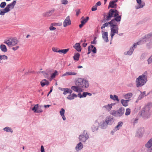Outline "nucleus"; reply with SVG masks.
I'll return each instance as SVG.
<instances>
[{"mask_svg": "<svg viewBox=\"0 0 152 152\" xmlns=\"http://www.w3.org/2000/svg\"><path fill=\"white\" fill-rule=\"evenodd\" d=\"M108 23H106L103 24L102 26L101 27V28L102 29H103V28H104L105 27H107L108 26Z\"/></svg>", "mask_w": 152, "mask_h": 152, "instance_id": "nucleus-52", "label": "nucleus"}, {"mask_svg": "<svg viewBox=\"0 0 152 152\" xmlns=\"http://www.w3.org/2000/svg\"><path fill=\"white\" fill-rule=\"evenodd\" d=\"M137 3L139 4V7L137 9L142 8L145 5L144 2L142 3L141 0H136Z\"/></svg>", "mask_w": 152, "mask_h": 152, "instance_id": "nucleus-24", "label": "nucleus"}, {"mask_svg": "<svg viewBox=\"0 0 152 152\" xmlns=\"http://www.w3.org/2000/svg\"><path fill=\"white\" fill-rule=\"evenodd\" d=\"M131 110L129 108H128L126 109L125 115H128L130 114Z\"/></svg>", "mask_w": 152, "mask_h": 152, "instance_id": "nucleus-45", "label": "nucleus"}, {"mask_svg": "<svg viewBox=\"0 0 152 152\" xmlns=\"http://www.w3.org/2000/svg\"><path fill=\"white\" fill-rule=\"evenodd\" d=\"M61 3L63 4L66 5L68 4V1L67 0H61Z\"/></svg>", "mask_w": 152, "mask_h": 152, "instance_id": "nucleus-53", "label": "nucleus"}, {"mask_svg": "<svg viewBox=\"0 0 152 152\" xmlns=\"http://www.w3.org/2000/svg\"><path fill=\"white\" fill-rule=\"evenodd\" d=\"M124 108L123 107H121L117 110L118 117L121 116L124 113Z\"/></svg>", "mask_w": 152, "mask_h": 152, "instance_id": "nucleus-14", "label": "nucleus"}, {"mask_svg": "<svg viewBox=\"0 0 152 152\" xmlns=\"http://www.w3.org/2000/svg\"><path fill=\"white\" fill-rule=\"evenodd\" d=\"M77 95L75 94H70L67 97V98L70 100H72L74 99L75 98L77 97Z\"/></svg>", "mask_w": 152, "mask_h": 152, "instance_id": "nucleus-26", "label": "nucleus"}, {"mask_svg": "<svg viewBox=\"0 0 152 152\" xmlns=\"http://www.w3.org/2000/svg\"><path fill=\"white\" fill-rule=\"evenodd\" d=\"M88 48L94 54H95L96 53V49L95 47H94L93 45H91L88 47Z\"/></svg>", "mask_w": 152, "mask_h": 152, "instance_id": "nucleus-23", "label": "nucleus"}, {"mask_svg": "<svg viewBox=\"0 0 152 152\" xmlns=\"http://www.w3.org/2000/svg\"><path fill=\"white\" fill-rule=\"evenodd\" d=\"M3 130L7 132H10L11 133H12L13 132V130L11 128L8 127H6L4 128L3 129Z\"/></svg>", "mask_w": 152, "mask_h": 152, "instance_id": "nucleus-39", "label": "nucleus"}, {"mask_svg": "<svg viewBox=\"0 0 152 152\" xmlns=\"http://www.w3.org/2000/svg\"><path fill=\"white\" fill-rule=\"evenodd\" d=\"M69 49H66L58 50V53H63L64 54L66 53L69 50Z\"/></svg>", "mask_w": 152, "mask_h": 152, "instance_id": "nucleus-38", "label": "nucleus"}, {"mask_svg": "<svg viewBox=\"0 0 152 152\" xmlns=\"http://www.w3.org/2000/svg\"><path fill=\"white\" fill-rule=\"evenodd\" d=\"M19 48L18 46H16L15 47H13L12 48V49L14 50H17Z\"/></svg>", "mask_w": 152, "mask_h": 152, "instance_id": "nucleus-63", "label": "nucleus"}, {"mask_svg": "<svg viewBox=\"0 0 152 152\" xmlns=\"http://www.w3.org/2000/svg\"><path fill=\"white\" fill-rule=\"evenodd\" d=\"M147 152H152V148H148Z\"/></svg>", "mask_w": 152, "mask_h": 152, "instance_id": "nucleus-64", "label": "nucleus"}, {"mask_svg": "<svg viewBox=\"0 0 152 152\" xmlns=\"http://www.w3.org/2000/svg\"><path fill=\"white\" fill-rule=\"evenodd\" d=\"M0 48L1 51L4 52H6L7 51V48L5 45H0Z\"/></svg>", "mask_w": 152, "mask_h": 152, "instance_id": "nucleus-35", "label": "nucleus"}, {"mask_svg": "<svg viewBox=\"0 0 152 152\" xmlns=\"http://www.w3.org/2000/svg\"><path fill=\"white\" fill-rule=\"evenodd\" d=\"M148 73L145 72L143 74L139 76L136 80V86L137 87L141 86L144 85L146 82L147 80Z\"/></svg>", "mask_w": 152, "mask_h": 152, "instance_id": "nucleus-2", "label": "nucleus"}, {"mask_svg": "<svg viewBox=\"0 0 152 152\" xmlns=\"http://www.w3.org/2000/svg\"><path fill=\"white\" fill-rule=\"evenodd\" d=\"M136 44H134L133 46L130 47L129 50L124 52V54L125 55L130 56L133 53L134 49L136 48Z\"/></svg>", "mask_w": 152, "mask_h": 152, "instance_id": "nucleus-10", "label": "nucleus"}, {"mask_svg": "<svg viewBox=\"0 0 152 152\" xmlns=\"http://www.w3.org/2000/svg\"><path fill=\"white\" fill-rule=\"evenodd\" d=\"M109 104L104 105L102 107V110L104 111L110 112L112 108Z\"/></svg>", "mask_w": 152, "mask_h": 152, "instance_id": "nucleus-20", "label": "nucleus"}, {"mask_svg": "<svg viewBox=\"0 0 152 152\" xmlns=\"http://www.w3.org/2000/svg\"><path fill=\"white\" fill-rule=\"evenodd\" d=\"M8 59V57L7 56L5 55L0 56V60H7Z\"/></svg>", "mask_w": 152, "mask_h": 152, "instance_id": "nucleus-42", "label": "nucleus"}, {"mask_svg": "<svg viewBox=\"0 0 152 152\" xmlns=\"http://www.w3.org/2000/svg\"><path fill=\"white\" fill-rule=\"evenodd\" d=\"M89 135L87 132L86 131H84L79 137V140L81 142H85L89 138Z\"/></svg>", "mask_w": 152, "mask_h": 152, "instance_id": "nucleus-5", "label": "nucleus"}, {"mask_svg": "<svg viewBox=\"0 0 152 152\" xmlns=\"http://www.w3.org/2000/svg\"><path fill=\"white\" fill-rule=\"evenodd\" d=\"M89 19V17L87 16L86 18H84L81 21V23H82L85 24L87 22Z\"/></svg>", "mask_w": 152, "mask_h": 152, "instance_id": "nucleus-40", "label": "nucleus"}, {"mask_svg": "<svg viewBox=\"0 0 152 152\" xmlns=\"http://www.w3.org/2000/svg\"><path fill=\"white\" fill-rule=\"evenodd\" d=\"M91 129L93 132H94L98 130V126L97 125V124L96 123H95L93 124L91 127Z\"/></svg>", "mask_w": 152, "mask_h": 152, "instance_id": "nucleus-32", "label": "nucleus"}, {"mask_svg": "<svg viewBox=\"0 0 152 152\" xmlns=\"http://www.w3.org/2000/svg\"><path fill=\"white\" fill-rule=\"evenodd\" d=\"M76 86H72L71 89L77 92H81L83 91V88H88L89 86L88 81L87 80L82 78H78L75 82Z\"/></svg>", "mask_w": 152, "mask_h": 152, "instance_id": "nucleus-1", "label": "nucleus"}, {"mask_svg": "<svg viewBox=\"0 0 152 152\" xmlns=\"http://www.w3.org/2000/svg\"><path fill=\"white\" fill-rule=\"evenodd\" d=\"M38 104H35L33 107L31 108L32 110L34 111V113H38L42 112V110H38Z\"/></svg>", "mask_w": 152, "mask_h": 152, "instance_id": "nucleus-19", "label": "nucleus"}, {"mask_svg": "<svg viewBox=\"0 0 152 152\" xmlns=\"http://www.w3.org/2000/svg\"><path fill=\"white\" fill-rule=\"evenodd\" d=\"M117 6V4L114 3L112 1H111L108 5V8L111 7V8L115 9Z\"/></svg>", "mask_w": 152, "mask_h": 152, "instance_id": "nucleus-28", "label": "nucleus"}, {"mask_svg": "<svg viewBox=\"0 0 152 152\" xmlns=\"http://www.w3.org/2000/svg\"><path fill=\"white\" fill-rule=\"evenodd\" d=\"M143 38H150L152 37V31L144 36Z\"/></svg>", "mask_w": 152, "mask_h": 152, "instance_id": "nucleus-41", "label": "nucleus"}, {"mask_svg": "<svg viewBox=\"0 0 152 152\" xmlns=\"http://www.w3.org/2000/svg\"><path fill=\"white\" fill-rule=\"evenodd\" d=\"M41 152H45L44 147L43 145L41 146Z\"/></svg>", "mask_w": 152, "mask_h": 152, "instance_id": "nucleus-61", "label": "nucleus"}, {"mask_svg": "<svg viewBox=\"0 0 152 152\" xmlns=\"http://www.w3.org/2000/svg\"><path fill=\"white\" fill-rule=\"evenodd\" d=\"M148 64H150L152 63V55L147 60Z\"/></svg>", "mask_w": 152, "mask_h": 152, "instance_id": "nucleus-49", "label": "nucleus"}, {"mask_svg": "<svg viewBox=\"0 0 152 152\" xmlns=\"http://www.w3.org/2000/svg\"><path fill=\"white\" fill-rule=\"evenodd\" d=\"M129 100L122 99L121 100V102L122 105L124 107H127L128 105V102Z\"/></svg>", "mask_w": 152, "mask_h": 152, "instance_id": "nucleus-22", "label": "nucleus"}, {"mask_svg": "<svg viewBox=\"0 0 152 152\" xmlns=\"http://www.w3.org/2000/svg\"><path fill=\"white\" fill-rule=\"evenodd\" d=\"M118 130H117L115 128L111 132V134H112L113 135V134L115 132H116V131H118Z\"/></svg>", "mask_w": 152, "mask_h": 152, "instance_id": "nucleus-55", "label": "nucleus"}, {"mask_svg": "<svg viewBox=\"0 0 152 152\" xmlns=\"http://www.w3.org/2000/svg\"><path fill=\"white\" fill-rule=\"evenodd\" d=\"M101 3L100 1H99L97 2L95 5L97 7V6H99L101 5Z\"/></svg>", "mask_w": 152, "mask_h": 152, "instance_id": "nucleus-59", "label": "nucleus"}, {"mask_svg": "<svg viewBox=\"0 0 152 152\" xmlns=\"http://www.w3.org/2000/svg\"><path fill=\"white\" fill-rule=\"evenodd\" d=\"M39 73H42L43 75L44 76V77L46 78H48V74L46 73L44 71H39Z\"/></svg>", "mask_w": 152, "mask_h": 152, "instance_id": "nucleus-44", "label": "nucleus"}, {"mask_svg": "<svg viewBox=\"0 0 152 152\" xmlns=\"http://www.w3.org/2000/svg\"><path fill=\"white\" fill-rule=\"evenodd\" d=\"M145 43L148 44L150 43H152V42L150 39H140L135 44H136V47L137 45H140Z\"/></svg>", "mask_w": 152, "mask_h": 152, "instance_id": "nucleus-7", "label": "nucleus"}, {"mask_svg": "<svg viewBox=\"0 0 152 152\" xmlns=\"http://www.w3.org/2000/svg\"><path fill=\"white\" fill-rule=\"evenodd\" d=\"M62 25V23H53L51 24V25L53 26H60Z\"/></svg>", "mask_w": 152, "mask_h": 152, "instance_id": "nucleus-51", "label": "nucleus"}, {"mask_svg": "<svg viewBox=\"0 0 152 152\" xmlns=\"http://www.w3.org/2000/svg\"><path fill=\"white\" fill-rule=\"evenodd\" d=\"M65 110L63 108H61L60 111V113L64 121H65L66 119V117L64 115Z\"/></svg>", "mask_w": 152, "mask_h": 152, "instance_id": "nucleus-25", "label": "nucleus"}, {"mask_svg": "<svg viewBox=\"0 0 152 152\" xmlns=\"http://www.w3.org/2000/svg\"><path fill=\"white\" fill-rule=\"evenodd\" d=\"M118 16H121L119 15V12L116 9H110L109 11L108 15H104V17H106V20L109 21L110 20L112 17L116 18Z\"/></svg>", "mask_w": 152, "mask_h": 152, "instance_id": "nucleus-3", "label": "nucleus"}, {"mask_svg": "<svg viewBox=\"0 0 152 152\" xmlns=\"http://www.w3.org/2000/svg\"><path fill=\"white\" fill-rule=\"evenodd\" d=\"M58 75V72L56 70H55L54 72L51 75V77L52 78H54L56 75Z\"/></svg>", "mask_w": 152, "mask_h": 152, "instance_id": "nucleus-43", "label": "nucleus"}, {"mask_svg": "<svg viewBox=\"0 0 152 152\" xmlns=\"http://www.w3.org/2000/svg\"><path fill=\"white\" fill-rule=\"evenodd\" d=\"M123 124V123L122 122L119 121L118 122V125L115 127V128L118 130L122 126Z\"/></svg>", "mask_w": 152, "mask_h": 152, "instance_id": "nucleus-37", "label": "nucleus"}, {"mask_svg": "<svg viewBox=\"0 0 152 152\" xmlns=\"http://www.w3.org/2000/svg\"><path fill=\"white\" fill-rule=\"evenodd\" d=\"M49 29L51 31H53L56 29V28L54 27H53V26H50V27Z\"/></svg>", "mask_w": 152, "mask_h": 152, "instance_id": "nucleus-58", "label": "nucleus"}, {"mask_svg": "<svg viewBox=\"0 0 152 152\" xmlns=\"http://www.w3.org/2000/svg\"><path fill=\"white\" fill-rule=\"evenodd\" d=\"M142 113L143 112L145 113V114L146 115H150L151 113V111L150 110V108L148 106H146L144 109L142 110Z\"/></svg>", "mask_w": 152, "mask_h": 152, "instance_id": "nucleus-16", "label": "nucleus"}, {"mask_svg": "<svg viewBox=\"0 0 152 152\" xmlns=\"http://www.w3.org/2000/svg\"><path fill=\"white\" fill-rule=\"evenodd\" d=\"M16 1L14 0L12 2L8 4L5 8L6 10L9 12L10 11V8L11 9H13L14 7L16 4Z\"/></svg>", "mask_w": 152, "mask_h": 152, "instance_id": "nucleus-11", "label": "nucleus"}, {"mask_svg": "<svg viewBox=\"0 0 152 152\" xmlns=\"http://www.w3.org/2000/svg\"><path fill=\"white\" fill-rule=\"evenodd\" d=\"M83 147V145L81 142H80L76 146L75 149L77 152L81 150Z\"/></svg>", "mask_w": 152, "mask_h": 152, "instance_id": "nucleus-17", "label": "nucleus"}, {"mask_svg": "<svg viewBox=\"0 0 152 152\" xmlns=\"http://www.w3.org/2000/svg\"><path fill=\"white\" fill-rule=\"evenodd\" d=\"M99 124V127L102 129H106L108 126V125L105 121H103L101 122Z\"/></svg>", "mask_w": 152, "mask_h": 152, "instance_id": "nucleus-13", "label": "nucleus"}, {"mask_svg": "<svg viewBox=\"0 0 152 152\" xmlns=\"http://www.w3.org/2000/svg\"><path fill=\"white\" fill-rule=\"evenodd\" d=\"M152 146V138H151L148 142L146 144L145 147L148 148H149Z\"/></svg>", "mask_w": 152, "mask_h": 152, "instance_id": "nucleus-29", "label": "nucleus"}, {"mask_svg": "<svg viewBox=\"0 0 152 152\" xmlns=\"http://www.w3.org/2000/svg\"><path fill=\"white\" fill-rule=\"evenodd\" d=\"M6 5V3L5 2H2L0 4V7L1 8H4Z\"/></svg>", "mask_w": 152, "mask_h": 152, "instance_id": "nucleus-48", "label": "nucleus"}, {"mask_svg": "<svg viewBox=\"0 0 152 152\" xmlns=\"http://www.w3.org/2000/svg\"><path fill=\"white\" fill-rule=\"evenodd\" d=\"M74 48L78 52L81 51V48L80 45V43H76L74 46Z\"/></svg>", "mask_w": 152, "mask_h": 152, "instance_id": "nucleus-21", "label": "nucleus"}, {"mask_svg": "<svg viewBox=\"0 0 152 152\" xmlns=\"http://www.w3.org/2000/svg\"><path fill=\"white\" fill-rule=\"evenodd\" d=\"M97 9V7L95 5L93 6L91 8V10L92 11H95Z\"/></svg>", "mask_w": 152, "mask_h": 152, "instance_id": "nucleus-54", "label": "nucleus"}, {"mask_svg": "<svg viewBox=\"0 0 152 152\" xmlns=\"http://www.w3.org/2000/svg\"><path fill=\"white\" fill-rule=\"evenodd\" d=\"M55 9L54 8L51 9V10L47 12L43 13V15L45 17H48L50 16L54 13Z\"/></svg>", "mask_w": 152, "mask_h": 152, "instance_id": "nucleus-15", "label": "nucleus"}, {"mask_svg": "<svg viewBox=\"0 0 152 152\" xmlns=\"http://www.w3.org/2000/svg\"><path fill=\"white\" fill-rule=\"evenodd\" d=\"M87 95V92H83V93L82 96H83V97H85Z\"/></svg>", "mask_w": 152, "mask_h": 152, "instance_id": "nucleus-62", "label": "nucleus"}, {"mask_svg": "<svg viewBox=\"0 0 152 152\" xmlns=\"http://www.w3.org/2000/svg\"><path fill=\"white\" fill-rule=\"evenodd\" d=\"M133 96V94L131 93H128L123 95V97L126 99H128L131 98Z\"/></svg>", "mask_w": 152, "mask_h": 152, "instance_id": "nucleus-27", "label": "nucleus"}, {"mask_svg": "<svg viewBox=\"0 0 152 152\" xmlns=\"http://www.w3.org/2000/svg\"><path fill=\"white\" fill-rule=\"evenodd\" d=\"M110 98L114 100H116L118 102L119 101V99H118V97L115 95H113L111 94L110 95Z\"/></svg>", "mask_w": 152, "mask_h": 152, "instance_id": "nucleus-30", "label": "nucleus"}, {"mask_svg": "<svg viewBox=\"0 0 152 152\" xmlns=\"http://www.w3.org/2000/svg\"><path fill=\"white\" fill-rule=\"evenodd\" d=\"M4 43L9 47H12L16 45L18 43V40L16 39H8L4 41Z\"/></svg>", "mask_w": 152, "mask_h": 152, "instance_id": "nucleus-6", "label": "nucleus"}, {"mask_svg": "<svg viewBox=\"0 0 152 152\" xmlns=\"http://www.w3.org/2000/svg\"><path fill=\"white\" fill-rule=\"evenodd\" d=\"M69 75V73L68 72H66L65 73H64L61 76L62 77H65L66 76H68Z\"/></svg>", "mask_w": 152, "mask_h": 152, "instance_id": "nucleus-56", "label": "nucleus"}, {"mask_svg": "<svg viewBox=\"0 0 152 152\" xmlns=\"http://www.w3.org/2000/svg\"><path fill=\"white\" fill-rule=\"evenodd\" d=\"M52 50L54 52H58V50H58L57 48H52Z\"/></svg>", "mask_w": 152, "mask_h": 152, "instance_id": "nucleus-60", "label": "nucleus"}, {"mask_svg": "<svg viewBox=\"0 0 152 152\" xmlns=\"http://www.w3.org/2000/svg\"><path fill=\"white\" fill-rule=\"evenodd\" d=\"M3 10L4 11H1L0 12V15H4L5 13H7L8 12L5 8Z\"/></svg>", "mask_w": 152, "mask_h": 152, "instance_id": "nucleus-47", "label": "nucleus"}, {"mask_svg": "<svg viewBox=\"0 0 152 152\" xmlns=\"http://www.w3.org/2000/svg\"><path fill=\"white\" fill-rule=\"evenodd\" d=\"M110 114L115 117H118L117 110H111L110 112Z\"/></svg>", "mask_w": 152, "mask_h": 152, "instance_id": "nucleus-33", "label": "nucleus"}, {"mask_svg": "<svg viewBox=\"0 0 152 152\" xmlns=\"http://www.w3.org/2000/svg\"><path fill=\"white\" fill-rule=\"evenodd\" d=\"M105 121L108 125L113 124L114 121V118L111 115H109L106 117Z\"/></svg>", "mask_w": 152, "mask_h": 152, "instance_id": "nucleus-9", "label": "nucleus"}, {"mask_svg": "<svg viewBox=\"0 0 152 152\" xmlns=\"http://www.w3.org/2000/svg\"><path fill=\"white\" fill-rule=\"evenodd\" d=\"M138 121V119L137 118L133 119L132 120V123H133L134 124H135L136 123H137Z\"/></svg>", "mask_w": 152, "mask_h": 152, "instance_id": "nucleus-57", "label": "nucleus"}, {"mask_svg": "<svg viewBox=\"0 0 152 152\" xmlns=\"http://www.w3.org/2000/svg\"><path fill=\"white\" fill-rule=\"evenodd\" d=\"M68 73L69 75H77V73L75 72L69 71Z\"/></svg>", "mask_w": 152, "mask_h": 152, "instance_id": "nucleus-50", "label": "nucleus"}, {"mask_svg": "<svg viewBox=\"0 0 152 152\" xmlns=\"http://www.w3.org/2000/svg\"><path fill=\"white\" fill-rule=\"evenodd\" d=\"M115 28V29L114 28L112 27L111 29L110 35L111 38H113V36L116 33L118 34V27Z\"/></svg>", "mask_w": 152, "mask_h": 152, "instance_id": "nucleus-18", "label": "nucleus"}, {"mask_svg": "<svg viewBox=\"0 0 152 152\" xmlns=\"http://www.w3.org/2000/svg\"><path fill=\"white\" fill-rule=\"evenodd\" d=\"M145 132V130L143 128H140L137 131L135 136L138 138H140L143 136Z\"/></svg>", "mask_w": 152, "mask_h": 152, "instance_id": "nucleus-8", "label": "nucleus"}, {"mask_svg": "<svg viewBox=\"0 0 152 152\" xmlns=\"http://www.w3.org/2000/svg\"><path fill=\"white\" fill-rule=\"evenodd\" d=\"M80 56L79 53H75L73 57L74 59L76 61H78Z\"/></svg>", "mask_w": 152, "mask_h": 152, "instance_id": "nucleus-34", "label": "nucleus"}, {"mask_svg": "<svg viewBox=\"0 0 152 152\" xmlns=\"http://www.w3.org/2000/svg\"><path fill=\"white\" fill-rule=\"evenodd\" d=\"M49 84V82L46 79L42 80L41 82V84L42 87L44 86L45 85H48Z\"/></svg>", "mask_w": 152, "mask_h": 152, "instance_id": "nucleus-31", "label": "nucleus"}, {"mask_svg": "<svg viewBox=\"0 0 152 152\" xmlns=\"http://www.w3.org/2000/svg\"><path fill=\"white\" fill-rule=\"evenodd\" d=\"M121 16H118L112 19L111 21L108 22V23L111 27L113 28H117L118 26L117 22H120L121 21Z\"/></svg>", "mask_w": 152, "mask_h": 152, "instance_id": "nucleus-4", "label": "nucleus"}, {"mask_svg": "<svg viewBox=\"0 0 152 152\" xmlns=\"http://www.w3.org/2000/svg\"><path fill=\"white\" fill-rule=\"evenodd\" d=\"M60 90L62 91H63V94L64 95H66V94L68 93V88H60Z\"/></svg>", "mask_w": 152, "mask_h": 152, "instance_id": "nucleus-36", "label": "nucleus"}, {"mask_svg": "<svg viewBox=\"0 0 152 152\" xmlns=\"http://www.w3.org/2000/svg\"><path fill=\"white\" fill-rule=\"evenodd\" d=\"M71 24V21L69 18V16L66 17L65 19L63 22V26L64 27H66L67 26Z\"/></svg>", "mask_w": 152, "mask_h": 152, "instance_id": "nucleus-12", "label": "nucleus"}, {"mask_svg": "<svg viewBox=\"0 0 152 152\" xmlns=\"http://www.w3.org/2000/svg\"><path fill=\"white\" fill-rule=\"evenodd\" d=\"M102 38H108V33L107 32H104L102 34Z\"/></svg>", "mask_w": 152, "mask_h": 152, "instance_id": "nucleus-46", "label": "nucleus"}]
</instances>
